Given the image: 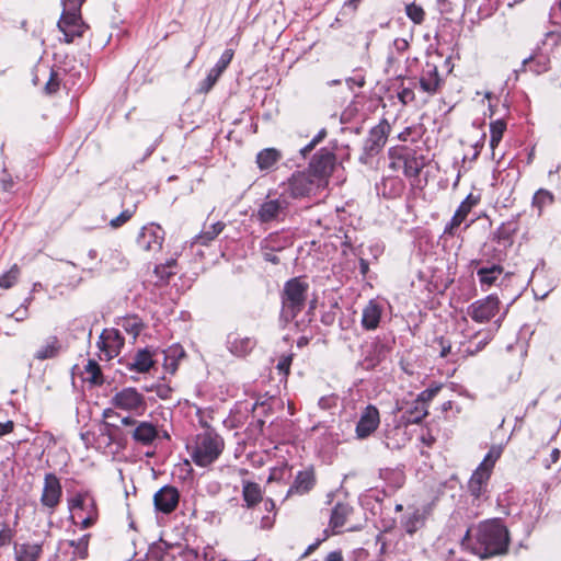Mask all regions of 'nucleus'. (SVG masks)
Instances as JSON below:
<instances>
[{
	"instance_id": "obj_1",
	"label": "nucleus",
	"mask_w": 561,
	"mask_h": 561,
	"mask_svg": "<svg viewBox=\"0 0 561 561\" xmlns=\"http://www.w3.org/2000/svg\"><path fill=\"white\" fill-rule=\"evenodd\" d=\"M510 542V531L502 519L490 518L478 525L471 549L481 559H488L506 554Z\"/></svg>"
},
{
	"instance_id": "obj_2",
	"label": "nucleus",
	"mask_w": 561,
	"mask_h": 561,
	"mask_svg": "<svg viewBox=\"0 0 561 561\" xmlns=\"http://www.w3.org/2000/svg\"><path fill=\"white\" fill-rule=\"evenodd\" d=\"M309 284L304 277L288 279L280 293L282 309L279 319L285 324L294 321L306 307Z\"/></svg>"
},
{
	"instance_id": "obj_3",
	"label": "nucleus",
	"mask_w": 561,
	"mask_h": 561,
	"mask_svg": "<svg viewBox=\"0 0 561 561\" xmlns=\"http://www.w3.org/2000/svg\"><path fill=\"white\" fill-rule=\"evenodd\" d=\"M224 447L222 437L214 428L207 427L196 436L191 456L196 466L207 467L219 458Z\"/></svg>"
},
{
	"instance_id": "obj_4",
	"label": "nucleus",
	"mask_w": 561,
	"mask_h": 561,
	"mask_svg": "<svg viewBox=\"0 0 561 561\" xmlns=\"http://www.w3.org/2000/svg\"><path fill=\"white\" fill-rule=\"evenodd\" d=\"M290 201L287 192L268 193L252 215L261 225L282 222L289 213Z\"/></svg>"
},
{
	"instance_id": "obj_5",
	"label": "nucleus",
	"mask_w": 561,
	"mask_h": 561,
	"mask_svg": "<svg viewBox=\"0 0 561 561\" xmlns=\"http://www.w3.org/2000/svg\"><path fill=\"white\" fill-rule=\"evenodd\" d=\"M390 125L387 119H382L378 125L374 126L364 141L363 152L359 156V161L368 164L370 159L376 157L385 147L388 135L390 133Z\"/></svg>"
},
{
	"instance_id": "obj_6",
	"label": "nucleus",
	"mask_w": 561,
	"mask_h": 561,
	"mask_svg": "<svg viewBox=\"0 0 561 561\" xmlns=\"http://www.w3.org/2000/svg\"><path fill=\"white\" fill-rule=\"evenodd\" d=\"M323 184L310 172H296L288 180V185L283 192H287L290 198H302L314 194Z\"/></svg>"
},
{
	"instance_id": "obj_7",
	"label": "nucleus",
	"mask_w": 561,
	"mask_h": 561,
	"mask_svg": "<svg viewBox=\"0 0 561 561\" xmlns=\"http://www.w3.org/2000/svg\"><path fill=\"white\" fill-rule=\"evenodd\" d=\"M116 409L142 414L147 409L145 397L136 388L127 387L117 391L111 399Z\"/></svg>"
},
{
	"instance_id": "obj_8",
	"label": "nucleus",
	"mask_w": 561,
	"mask_h": 561,
	"mask_svg": "<svg viewBox=\"0 0 561 561\" xmlns=\"http://www.w3.org/2000/svg\"><path fill=\"white\" fill-rule=\"evenodd\" d=\"M335 161V154L331 149L321 148L313 154L312 159L310 160L308 172H310L322 184H324L333 172Z\"/></svg>"
},
{
	"instance_id": "obj_9",
	"label": "nucleus",
	"mask_w": 561,
	"mask_h": 561,
	"mask_svg": "<svg viewBox=\"0 0 561 561\" xmlns=\"http://www.w3.org/2000/svg\"><path fill=\"white\" fill-rule=\"evenodd\" d=\"M500 310V300L495 295H489L485 298L476 300L467 308V314L478 323H486Z\"/></svg>"
},
{
	"instance_id": "obj_10",
	"label": "nucleus",
	"mask_w": 561,
	"mask_h": 561,
	"mask_svg": "<svg viewBox=\"0 0 561 561\" xmlns=\"http://www.w3.org/2000/svg\"><path fill=\"white\" fill-rule=\"evenodd\" d=\"M61 496L62 488L59 479L54 473H46L44 478L43 492L41 495V504L51 514L59 505Z\"/></svg>"
},
{
	"instance_id": "obj_11",
	"label": "nucleus",
	"mask_w": 561,
	"mask_h": 561,
	"mask_svg": "<svg viewBox=\"0 0 561 561\" xmlns=\"http://www.w3.org/2000/svg\"><path fill=\"white\" fill-rule=\"evenodd\" d=\"M380 416L378 409L368 404L360 413L359 420L356 424L355 433L358 439L369 437L379 426Z\"/></svg>"
},
{
	"instance_id": "obj_12",
	"label": "nucleus",
	"mask_w": 561,
	"mask_h": 561,
	"mask_svg": "<svg viewBox=\"0 0 561 561\" xmlns=\"http://www.w3.org/2000/svg\"><path fill=\"white\" fill-rule=\"evenodd\" d=\"M180 501L179 490L170 484L162 486L153 495L154 508L163 514H171L175 511Z\"/></svg>"
},
{
	"instance_id": "obj_13",
	"label": "nucleus",
	"mask_w": 561,
	"mask_h": 561,
	"mask_svg": "<svg viewBox=\"0 0 561 561\" xmlns=\"http://www.w3.org/2000/svg\"><path fill=\"white\" fill-rule=\"evenodd\" d=\"M127 434L137 445L144 447L152 446L159 438L158 426L148 421H138L134 428L127 431Z\"/></svg>"
},
{
	"instance_id": "obj_14",
	"label": "nucleus",
	"mask_w": 561,
	"mask_h": 561,
	"mask_svg": "<svg viewBox=\"0 0 561 561\" xmlns=\"http://www.w3.org/2000/svg\"><path fill=\"white\" fill-rule=\"evenodd\" d=\"M443 83L444 80L438 73L437 66L431 61H426L419 79L421 90L428 95H434L439 91Z\"/></svg>"
},
{
	"instance_id": "obj_15",
	"label": "nucleus",
	"mask_w": 561,
	"mask_h": 561,
	"mask_svg": "<svg viewBox=\"0 0 561 561\" xmlns=\"http://www.w3.org/2000/svg\"><path fill=\"white\" fill-rule=\"evenodd\" d=\"M163 231L159 226L144 227L137 238L138 245L148 252H156L162 248Z\"/></svg>"
},
{
	"instance_id": "obj_16",
	"label": "nucleus",
	"mask_w": 561,
	"mask_h": 561,
	"mask_svg": "<svg viewBox=\"0 0 561 561\" xmlns=\"http://www.w3.org/2000/svg\"><path fill=\"white\" fill-rule=\"evenodd\" d=\"M233 50L228 48L226 49L219 60L216 62V65L209 70L207 77L204 79V81L201 83L199 90L202 92H208L218 81L222 72L227 69L229 64L231 62L233 58Z\"/></svg>"
},
{
	"instance_id": "obj_17",
	"label": "nucleus",
	"mask_w": 561,
	"mask_h": 561,
	"mask_svg": "<svg viewBox=\"0 0 561 561\" xmlns=\"http://www.w3.org/2000/svg\"><path fill=\"white\" fill-rule=\"evenodd\" d=\"M491 477L481 471H473L468 481V492L472 496L473 504H480L481 501L486 500L488 484Z\"/></svg>"
},
{
	"instance_id": "obj_18",
	"label": "nucleus",
	"mask_w": 561,
	"mask_h": 561,
	"mask_svg": "<svg viewBox=\"0 0 561 561\" xmlns=\"http://www.w3.org/2000/svg\"><path fill=\"white\" fill-rule=\"evenodd\" d=\"M256 341L249 336H240L238 333L227 335L226 345L228 351L238 357L247 356L255 346Z\"/></svg>"
},
{
	"instance_id": "obj_19",
	"label": "nucleus",
	"mask_w": 561,
	"mask_h": 561,
	"mask_svg": "<svg viewBox=\"0 0 561 561\" xmlns=\"http://www.w3.org/2000/svg\"><path fill=\"white\" fill-rule=\"evenodd\" d=\"M478 203V199L473 197L472 194H469L458 206L450 221L446 225L444 229L445 234H454V230L458 228L462 221L466 219L471 208Z\"/></svg>"
},
{
	"instance_id": "obj_20",
	"label": "nucleus",
	"mask_w": 561,
	"mask_h": 561,
	"mask_svg": "<svg viewBox=\"0 0 561 561\" xmlns=\"http://www.w3.org/2000/svg\"><path fill=\"white\" fill-rule=\"evenodd\" d=\"M316 484V476L312 468L298 471L293 484L290 485L287 495L299 494L304 495L310 492Z\"/></svg>"
},
{
	"instance_id": "obj_21",
	"label": "nucleus",
	"mask_w": 561,
	"mask_h": 561,
	"mask_svg": "<svg viewBox=\"0 0 561 561\" xmlns=\"http://www.w3.org/2000/svg\"><path fill=\"white\" fill-rule=\"evenodd\" d=\"M382 310V306L379 302L375 299L369 300L362 312V327L367 331L377 329L381 319Z\"/></svg>"
},
{
	"instance_id": "obj_22",
	"label": "nucleus",
	"mask_w": 561,
	"mask_h": 561,
	"mask_svg": "<svg viewBox=\"0 0 561 561\" xmlns=\"http://www.w3.org/2000/svg\"><path fill=\"white\" fill-rule=\"evenodd\" d=\"M504 268L500 264H491L477 270V276L483 290L490 289L497 284L499 278L503 275Z\"/></svg>"
},
{
	"instance_id": "obj_23",
	"label": "nucleus",
	"mask_w": 561,
	"mask_h": 561,
	"mask_svg": "<svg viewBox=\"0 0 561 561\" xmlns=\"http://www.w3.org/2000/svg\"><path fill=\"white\" fill-rule=\"evenodd\" d=\"M353 513V507L347 503L339 502L332 508L329 526L332 529L333 534L339 533V529L342 528L348 516Z\"/></svg>"
},
{
	"instance_id": "obj_24",
	"label": "nucleus",
	"mask_w": 561,
	"mask_h": 561,
	"mask_svg": "<svg viewBox=\"0 0 561 561\" xmlns=\"http://www.w3.org/2000/svg\"><path fill=\"white\" fill-rule=\"evenodd\" d=\"M413 149L414 148H412L410 146H397V147L390 148V150H389V158H390L389 167L394 171H399V170L404 171V168L407 167L408 161L411 158Z\"/></svg>"
},
{
	"instance_id": "obj_25",
	"label": "nucleus",
	"mask_w": 561,
	"mask_h": 561,
	"mask_svg": "<svg viewBox=\"0 0 561 561\" xmlns=\"http://www.w3.org/2000/svg\"><path fill=\"white\" fill-rule=\"evenodd\" d=\"M153 354L148 348L139 350L135 356L133 362L127 364V368L129 370H135L139 374H145L150 370L154 365V360L152 359Z\"/></svg>"
},
{
	"instance_id": "obj_26",
	"label": "nucleus",
	"mask_w": 561,
	"mask_h": 561,
	"mask_svg": "<svg viewBox=\"0 0 561 561\" xmlns=\"http://www.w3.org/2000/svg\"><path fill=\"white\" fill-rule=\"evenodd\" d=\"M162 354L165 370L173 374L178 368L179 360L185 356V351L181 345L174 344L162 351Z\"/></svg>"
},
{
	"instance_id": "obj_27",
	"label": "nucleus",
	"mask_w": 561,
	"mask_h": 561,
	"mask_svg": "<svg viewBox=\"0 0 561 561\" xmlns=\"http://www.w3.org/2000/svg\"><path fill=\"white\" fill-rule=\"evenodd\" d=\"M58 28H79V31H84L88 28V25L83 22L81 12H73L69 10H62L61 16L57 24Z\"/></svg>"
},
{
	"instance_id": "obj_28",
	"label": "nucleus",
	"mask_w": 561,
	"mask_h": 561,
	"mask_svg": "<svg viewBox=\"0 0 561 561\" xmlns=\"http://www.w3.org/2000/svg\"><path fill=\"white\" fill-rule=\"evenodd\" d=\"M42 552V545L26 542L15 547V559L16 561H38Z\"/></svg>"
},
{
	"instance_id": "obj_29",
	"label": "nucleus",
	"mask_w": 561,
	"mask_h": 561,
	"mask_svg": "<svg viewBox=\"0 0 561 561\" xmlns=\"http://www.w3.org/2000/svg\"><path fill=\"white\" fill-rule=\"evenodd\" d=\"M280 159L282 153L275 148H265L256 154V163L261 171L271 170Z\"/></svg>"
},
{
	"instance_id": "obj_30",
	"label": "nucleus",
	"mask_w": 561,
	"mask_h": 561,
	"mask_svg": "<svg viewBox=\"0 0 561 561\" xmlns=\"http://www.w3.org/2000/svg\"><path fill=\"white\" fill-rule=\"evenodd\" d=\"M426 514L420 508H415L402 519V526L409 535H413L425 524Z\"/></svg>"
},
{
	"instance_id": "obj_31",
	"label": "nucleus",
	"mask_w": 561,
	"mask_h": 561,
	"mask_svg": "<svg viewBox=\"0 0 561 561\" xmlns=\"http://www.w3.org/2000/svg\"><path fill=\"white\" fill-rule=\"evenodd\" d=\"M242 497L248 508H251L263 501L262 489L255 482H244Z\"/></svg>"
},
{
	"instance_id": "obj_32",
	"label": "nucleus",
	"mask_w": 561,
	"mask_h": 561,
	"mask_svg": "<svg viewBox=\"0 0 561 561\" xmlns=\"http://www.w3.org/2000/svg\"><path fill=\"white\" fill-rule=\"evenodd\" d=\"M290 244L288 238L282 237L278 232H272L260 242L261 251H282Z\"/></svg>"
},
{
	"instance_id": "obj_33",
	"label": "nucleus",
	"mask_w": 561,
	"mask_h": 561,
	"mask_svg": "<svg viewBox=\"0 0 561 561\" xmlns=\"http://www.w3.org/2000/svg\"><path fill=\"white\" fill-rule=\"evenodd\" d=\"M107 336V359L117 356L124 346V337L117 329H105Z\"/></svg>"
},
{
	"instance_id": "obj_34",
	"label": "nucleus",
	"mask_w": 561,
	"mask_h": 561,
	"mask_svg": "<svg viewBox=\"0 0 561 561\" xmlns=\"http://www.w3.org/2000/svg\"><path fill=\"white\" fill-rule=\"evenodd\" d=\"M523 67H528L530 71L536 75L543 73L550 68V59L546 55H535L529 56L528 58L523 60Z\"/></svg>"
},
{
	"instance_id": "obj_35",
	"label": "nucleus",
	"mask_w": 561,
	"mask_h": 561,
	"mask_svg": "<svg viewBox=\"0 0 561 561\" xmlns=\"http://www.w3.org/2000/svg\"><path fill=\"white\" fill-rule=\"evenodd\" d=\"M425 157L416 149H413L411 158L408 161L407 167L404 168L403 174L408 178H417L420 175L421 170L425 167Z\"/></svg>"
},
{
	"instance_id": "obj_36",
	"label": "nucleus",
	"mask_w": 561,
	"mask_h": 561,
	"mask_svg": "<svg viewBox=\"0 0 561 561\" xmlns=\"http://www.w3.org/2000/svg\"><path fill=\"white\" fill-rule=\"evenodd\" d=\"M427 414V407L414 401L413 404L403 412L402 417L408 424H419Z\"/></svg>"
},
{
	"instance_id": "obj_37",
	"label": "nucleus",
	"mask_w": 561,
	"mask_h": 561,
	"mask_svg": "<svg viewBox=\"0 0 561 561\" xmlns=\"http://www.w3.org/2000/svg\"><path fill=\"white\" fill-rule=\"evenodd\" d=\"M60 350V344L57 336H49L46 340L44 346H42L35 354L34 358L38 360H45L48 358H54L58 355Z\"/></svg>"
},
{
	"instance_id": "obj_38",
	"label": "nucleus",
	"mask_w": 561,
	"mask_h": 561,
	"mask_svg": "<svg viewBox=\"0 0 561 561\" xmlns=\"http://www.w3.org/2000/svg\"><path fill=\"white\" fill-rule=\"evenodd\" d=\"M84 374L87 377L85 381L93 386H101L104 383L103 374L99 363L94 359H89L87 365L84 366Z\"/></svg>"
},
{
	"instance_id": "obj_39",
	"label": "nucleus",
	"mask_w": 561,
	"mask_h": 561,
	"mask_svg": "<svg viewBox=\"0 0 561 561\" xmlns=\"http://www.w3.org/2000/svg\"><path fill=\"white\" fill-rule=\"evenodd\" d=\"M100 263H104L111 270H121L127 264L125 257L117 250H110L101 257Z\"/></svg>"
},
{
	"instance_id": "obj_40",
	"label": "nucleus",
	"mask_w": 561,
	"mask_h": 561,
	"mask_svg": "<svg viewBox=\"0 0 561 561\" xmlns=\"http://www.w3.org/2000/svg\"><path fill=\"white\" fill-rule=\"evenodd\" d=\"M554 202V196L551 192L540 188L533 197V207L538 209V216H541L545 207L551 205Z\"/></svg>"
},
{
	"instance_id": "obj_41",
	"label": "nucleus",
	"mask_w": 561,
	"mask_h": 561,
	"mask_svg": "<svg viewBox=\"0 0 561 561\" xmlns=\"http://www.w3.org/2000/svg\"><path fill=\"white\" fill-rule=\"evenodd\" d=\"M226 224L222 221H217L210 225L207 229L203 230L201 234L197 236V241L207 245L210 241H213L221 231L225 229Z\"/></svg>"
},
{
	"instance_id": "obj_42",
	"label": "nucleus",
	"mask_w": 561,
	"mask_h": 561,
	"mask_svg": "<svg viewBox=\"0 0 561 561\" xmlns=\"http://www.w3.org/2000/svg\"><path fill=\"white\" fill-rule=\"evenodd\" d=\"M100 433L107 437V444H119L123 439L119 426L106 421L100 426Z\"/></svg>"
},
{
	"instance_id": "obj_43",
	"label": "nucleus",
	"mask_w": 561,
	"mask_h": 561,
	"mask_svg": "<svg viewBox=\"0 0 561 561\" xmlns=\"http://www.w3.org/2000/svg\"><path fill=\"white\" fill-rule=\"evenodd\" d=\"M501 456V450L497 448L492 447L488 454L484 456L482 462L478 466V468L474 471H481L486 473L489 477H491L492 470L494 468V465L496 460Z\"/></svg>"
},
{
	"instance_id": "obj_44",
	"label": "nucleus",
	"mask_w": 561,
	"mask_h": 561,
	"mask_svg": "<svg viewBox=\"0 0 561 561\" xmlns=\"http://www.w3.org/2000/svg\"><path fill=\"white\" fill-rule=\"evenodd\" d=\"M20 275V268L18 265H13L8 272L0 276V287L4 289L11 288L18 280Z\"/></svg>"
},
{
	"instance_id": "obj_45",
	"label": "nucleus",
	"mask_w": 561,
	"mask_h": 561,
	"mask_svg": "<svg viewBox=\"0 0 561 561\" xmlns=\"http://www.w3.org/2000/svg\"><path fill=\"white\" fill-rule=\"evenodd\" d=\"M405 13L408 18L416 24H421L424 21L425 12L422 7L416 5L415 3L408 4Z\"/></svg>"
},
{
	"instance_id": "obj_46",
	"label": "nucleus",
	"mask_w": 561,
	"mask_h": 561,
	"mask_svg": "<svg viewBox=\"0 0 561 561\" xmlns=\"http://www.w3.org/2000/svg\"><path fill=\"white\" fill-rule=\"evenodd\" d=\"M327 136V130L322 128L313 138L312 140L306 145L304 148L300 149V153L304 158L307 157L309 152H311L314 147L322 141V139Z\"/></svg>"
},
{
	"instance_id": "obj_47",
	"label": "nucleus",
	"mask_w": 561,
	"mask_h": 561,
	"mask_svg": "<svg viewBox=\"0 0 561 561\" xmlns=\"http://www.w3.org/2000/svg\"><path fill=\"white\" fill-rule=\"evenodd\" d=\"M88 536H83L78 541L71 540L69 546L78 549L80 558L85 559L88 557Z\"/></svg>"
},
{
	"instance_id": "obj_48",
	"label": "nucleus",
	"mask_w": 561,
	"mask_h": 561,
	"mask_svg": "<svg viewBox=\"0 0 561 561\" xmlns=\"http://www.w3.org/2000/svg\"><path fill=\"white\" fill-rule=\"evenodd\" d=\"M13 536H14V533L9 527V525L5 523L2 524V527L0 529V548L10 545L13 539Z\"/></svg>"
},
{
	"instance_id": "obj_49",
	"label": "nucleus",
	"mask_w": 561,
	"mask_h": 561,
	"mask_svg": "<svg viewBox=\"0 0 561 561\" xmlns=\"http://www.w3.org/2000/svg\"><path fill=\"white\" fill-rule=\"evenodd\" d=\"M124 329L131 333L134 336H137L141 331V322L137 318H130L125 321L123 324Z\"/></svg>"
},
{
	"instance_id": "obj_50",
	"label": "nucleus",
	"mask_w": 561,
	"mask_h": 561,
	"mask_svg": "<svg viewBox=\"0 0 561 561\" xmlns=\"http://www.w3.org/2000/svg\"><path fill=\"white\" fill-rule=\"evenodd\" d=\"M291 362H293V354L283 355L276 365V368L279 371V374L287 376L290 370Z\"/></svg>"
},
{
	"instance_id": "obj_51",
	"label": "nucleus",
	"mask_w": 561,
	"mask_h": 561,
	"mask_svg": "<svg viewBox=\"0 0 561 561\" xmlns=\"http://www.w3.org/2000/svg\"><path fill=\"white\" fill-rule=\"evenodd\" d=\"M506 129V123L503 119H496L490 124L491 136L502 139L503 134Z\"/></svg>"
},
{
	"instance_id": "obj_52",
	"label": "nucleus",
	"mask_w": 561,
	"mask_h": 561,
	"mask_svg": "<svg viewBox=\"0 0 561 561\" xmlns=\"http://www.w3.org/2000/svg\"><path fill=\"white\" fill-rule=\"evenodd\" d=\"M133 213L134 211H131L129 209L123 210L117 217L113 218L110 221V226L112 228H118V227L123 226L125 222H127L131 218Z\"/></svg>"
},
{
	"instance_id": "obj_53",
	"label": "nucleus",
	"mask_w": 561,
	"mask_h": 561,
	"mask_svg": "<svg viewBox=\"0 0 561 561\" xmlns=\"http://www.w3.org/2000/svg\"><path fill=\"white\" fill-rule=\"evenodd\" d=\"M438 390V388L425 389L417 396L415 401L427 407V403L437 394Z\"/></svg>"
},
{
	"instance_id": "obj_54",
	"label": "nucleus",
	"mask_w": 561,
	"mask_h": 561,
	"mask_svg": "<svg viewBox=\"0 0 561 561\" xmlns=\"http://www.w3.org/2000/svg\"><path fill=\"white\" fill-rule=\"evenodd\" d=\"M59 31L64 34V42L70 44L75 41L76 37H81L84 34V31H79V28H59Z\"/></svg>"
},
{
	"instance_id": "obj_55",
	"label": "nucleus",
	"mask_w": 561,
	"mask_h": 561,
	"mask_svg": "<svg viewBox=\"0 0 561 561\" xmlns=\"http://www.w3.org/2000/svg\"><path fill=\"white\" fill-rule=\"evenodd\" d=\"M59 89V80H58V75L56 71L51 70L50 71V76H49V80L47 81V83L45 84V91L48 93V94H51V93H55L57 92Z\"/></svg>"
},
{
	"instance_id": "obj_56",
	"label": "nucleus",
	"mask_w": 561,
	"mask_h": 561,
	"mask_svg": "<svg viewBox=\"0 0 561 561\" xmlns=\"http://www.w3.org/2000/svg\"><path fill=\"white\" fill-rule=\"evenodd\" d=\"M147 391L154 390L160 399H169L172 393V388L168 385H157L152 388H146Z\"/></svg>"
},
{
	"instance_id": "obj_57",
	"label": "nucleus",
	"mask_w": 561,
	"mask_h": 561,
	"mask_svg": "<svg viewBox=\"0 0 561 561\" xmlns=\"http://www.w3.org/2000/svg\"><path fill=\"white\" fill-rule=\"evenodd\" d=\"M398 99L400 100V102L402 104H409L411 102H413L415 100V94H414V91L411 89V88H403L399 93H398Z\"/></svg>"
},
{
	"instance_id": "obj_58",
	"label": "nucleus",
	"mask_w": 561,
	"mask_h": 561,
	"mask_svg": "<svg viewBox=\"0 0 561 561\" xmlns=\"http://www.w3.org/2000/svg\"><path fill=\"white\" fill-rule=\"evenodd\" d=\"M435 342L439 345L440 347V351H439V356L442 358H445L447 357L448 354H450L451 352V344L449 341H447L446 339H444L443 336H439V337H436L435 339Z\"/></svg>"
},
{
	"instance_id": "obj_59",
	"label": "nucleus",
	"mask_w": 561,
	"mask_h": 561,
	"mask_svg": "<svg viewBox=\"0 0 561 561\" xmlns=\"http://www.w3.org/2000/svg\"><path fill=\"white\" fill-rule=\"evenodd\" d=\"M499 242H503L504 245L511 244V232L505 227H500L495 233Z\"/></svg>"
},
{
	"instance_id": "obj_60",
	"label": "nucleus",
	"mask_w": 561,
	"mask_h": 561,
	"mask_svg": "<svg viewBox=\"0 0 561 561\" xmlns=\"http://www.w3.org/2000/svg\"><path fill=\"white\" fill-rule=\"evenodd\" d=\"M84 0H62L64 10L81 12Z\"/></svg>"
},
{
	"instance_id": "obj_61",
	"label": "nucleus",
	"mask_w": 561,
	"mask_h": 561,
	"mask_svg": "<svg viewBox=\"0 0 561 561\" xmlns=\"http://www.w3.org/2000/svg\"><path fill=\"white\" fill-rule=\"evenodd\" d=\"M154 273L161 280L165 282L169 280V278L174 274L172 271L168 268V266H164L163 264L157 265L154 267Z\"/></svg>"
},
{
	"instance_id": "obj_62",
	"label": "nucleus",
	"mask_w": 561,
	"mask_h": 561,
	"mask_svg": "<svg viewBox=\"0 0 561 561\" xmlns=\"http://www.w3.org/2000/svg\"><path fill=\"white\" fill-rule=\"evenodd\" d=\"M376 545L379 546V556H383L387 552L388 542L383 536V533H379L376 536Z\"/></svg>"
},
{
	"instance_id": "obj_63",
	"label": "nucleus",
	"mask_w": 561,
	"mask_h": 561,
	"mask_svg": "<svg viewBox=\"0 0 561 561\" xmlns=\"http://www.w3.org/2000/svg\"><path fill=\"white\" fill-rule=\"evenodd\" d=\"M275 515H276V513H274L272 516H270V515L263 516L260 522V527L262 529H266V530L271 529L275 523Z\"/></svg>"
},
{
	"instance_id": "obj_64",
	"label": "nucleus",
	"mask_w": 561,
	"mask_h": 561,
	"mask_svg": "<svg viewBox=\"0 0 561 561\" xmlns=\"http://www.w3.org/2000/svg\"><path fill=\"white\" fill-rule=\"evenodd\" d=\"M1 185H2V190L5 192H10L14 185L13 179L11 178L10 174L7 173L5 170H3V178L1 179Z\"/></svg>"
}]
</instances>
